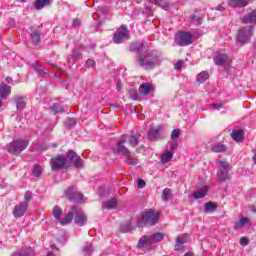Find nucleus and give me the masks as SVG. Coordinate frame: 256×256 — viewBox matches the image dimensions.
Returning a JSON list of instances; mask_svg holds the SVG:
<instances>
[{
	"label": "nucleus",
	"instance_id": "obj_60",
	"mask_svg": "<svg viewBox=\"0 0 256 256\" xmlns=\"http://www.w3.org/2000/svg\"><path fill=\"white\" fill-rule=\"evenodd\" d=\"M39 70H40V71H42V73H43L44 75H45V73H47V72H48V70H47V69H45V68H44V69L39 68Z\"/></svg>",
	"mask_w": 256,
	"mask_h": 256
},
{
	"label": "nucleus",
	"instance_id": "obj_59",
	"mask_svg": "<svg viewBox=\"0 0 256 256\" xmlns=\"http://www.w3.org/2000/svg\"><path fill=\"white\" fill-rule=\"evenodd\" d=\"M250 209H251L252 213H256V208H255V206H251Z\"/></svg>",
	"mask_w": 256,
	"mask_h": 256
},
{
	"label": "nucleus",
	"instance_id": "obj_25",
	"mask_svg": "<svg viewBox=\"0 0 256 256\" xmlns=\"http://www.w3.org/2000/svg\"><path fill=\"white\" fill-rule=\"evenodd\" d=\"M212 151L213 153H225V151H227V146H225V144L218 142L213 144Z\"/></svg>",
	"mask_w": 256,
	"mask_h": 256
},
{
	"label": "nucleus",
	"instance_id": "obj_7",
	"mask_svg": "<svg viewBox=\"0 0 256 256\" xmlns=\"http://www.w3.org/2000/svg\"><path fill=\"white\" fill-rule=\"evenodd\" d=\"M125 39H129V31L127 30V27L121 26L117 29V32L114 34L113 41L114 43L119 45V43H123Z\"/></svg>",
	"mask_w": 256,
	"mask_h": 256
},
{
	"label": "nucleus",
	"instance_id": "obj_32",
	"mask_svg": "<svg viewBox=\"0 0 256 256\" xmlns=\"http://www.w3.org/2000/svg\"><path fill=\"white\" fill-rule=\"evenodd\" d=\"M159 135H160L159 128H152L148 132V139H150V141H155V139H157Z\"/></svg>",
	"mask_w": 256,
	"mask_h": 256
},
{
	"label": "nucleus",
	"instance_id": "obj_5",
	"mask_svg": "<svg viewBox=\"0 0 256 256\" xmlns=\"http://www.w3.org/2000/svg\"><path fill=\"white\" fill-rule=\"evenodd\" d=\"M253 37V26H246L238 31L237 41L239 43H249V40Z\"/></svg>",
	"mask_w": 256,
	"mask_h": 256
},
{
	"label": "nucleus",
	"instance_id": "obj_17",
	"mask_svg": "<svg viewBox=\"0 0 256 256\" xmlns=\"http://www.w3.org/2000/svg\"><path fill=\"white\" fill-rule=\"evenodd\" d=\"M189 239V236L187 234H183L177 237L176 244H175V251H181L183 250V245L187 243V240Z\"/></svg>",
	"mask_w": 256,
	"mask_h": 256
},
{
	"label": "nucleus",
	"instance_id": "obj_46",
	"mask_svg": "<svg viewBox=\"0 0 256 256\" xmlns=\"http://www.w3.org/2000/svg\"><path fill=\"white\" fill-rule=\"evenodd\" d=\"M33 194L31 192H26L24 195V201L22 203H26L27 207H29V202L31 201Z\"/></svg>",
	"mask_w": 256,
	"mask_h": 256
},
{
	"label": "nucleus",
	"instance_id": "obj_28",
	"mask_svg": "<svg viewBox=\"0 0 256 256\" xmlns=\"http://www.w3.org/2000/svg\"><path fill=\"white\" fill-rule=\"evenodd\" d=\"M175 154L174 151H165L163 153V155L161 156V162L163 164L165 163H169V161H171V159H173V155Z\"/></svg>",
	"mask_w": 256,
	"mask_h": 256
},
{
	"label": "nucleus",
	"instance_id": "obj_52",
	"mask_svg": "<svg viewBox=\"0 0 256 256\" xmlns=\"http://www.w3.org/2000/svg\"><path fill=\"white\" fill-rule=\"evenodd\" d=\"M86 65H87V67H95V60H93V59H88L87 61H86Z\"/></svg>",
	"mask_w": 256,
	"mask_h": 256
},
{
	"label": "nucleus",
	"instance_id": "obj_47",
	"mask_svg": "<svg viewBox=\"0 0 256 256\" xmlns=\"http://www.w3.org/2000/svg\"><path fill=\"white\" fill-rule=\"evenodd\" d=\"M174 69L181 71V69H183V60H178L174 65Z\"/></svg>",
	"mask_w": 256,
	"mask_h": 256
},
{
	"label": "nucleus",
	"instance_id": "obj_35",
	"mask_svg": "<svg viewBox=\"0 0 256 256\" xmlns=\"http://www.w3.org/2000/svg\"><path fill=\"white\" fill-rule=\"evenodd\" d=\"M230 7H246L247 0H229Z\"/></svg>",
	"mask_w": 256,
	"mask_h": 256
},
{
	"label": "nucleus",
	"instance_id": "obj_39",
	"mask_svg": "<svg viewBox=\"0 0 256 256\" xmlns=\"http://www.w3.org/2000/svg\"><path fill=\"white\" fill-rule=\"evenodd\" d=\"M163 233H156L152 236H150V239L152 240V243H159L160 241H163Z\"/></svg>",
	"mask_w": 256,
	"mask_h": 256
},
{
	"label": "nucleus",
	"instance_id": "obj_12",
	"mask_svg": "<svg viewBox=\"0 0 256 256\" xmlns=\"http://www.w3.org/2000/svg\"><path fill=\"white\" fill-rule=\"evenodd\" d=\"M66 197H68L70 201H75V203H80V201L83 199V194L79 192H75L73 187H71L66 191Z\"/></svg>",
	"mask_w": 256,
	"mask_h": 256
},
{
	"label": "nucleus",
	"instance_id": "obj_24",
	"mask_svg": "<svg viewBox=\"0 0 256 256\" xmlns=\"http://www.w3.org/2000/svg\"><path fill=\"white\" fill-rule=\"evenodd\" d=\"M231 137L236 141V143H241V141L244 139L243 130H233Z\"/></svg>",
	"mask_w": 256,
	"mask_h": 256
},
{
	"label": "nucleus",
	"instance_id": "obj_63",
	"mask_svg": "<svg viewBox=\"0 0 256 256\" xmlns=\"http://www.w3.org/2000/svg\"><path fill=\"white\" fill-rule=\"evenodd\" d=\"M254 163H256V154L253 157Z\"/></svg>",
	"mask_w": 256,
	"mask_h": 256
},
{
	"label": "nucleus",
	"instance_id": "obj_49",
	"mask_svg": "<svg viewBox=\"0 0 256 256\" xmlns=\"http://www.w3.org/2000/svg\"><path fill=\"white\" fill-rule=\"evenodd\" d=\"M146 185H147V183L145 182V180H143V179L138 180V188L139 189H143Z\"/></svg>",
	"mask_w": 256,
	"mask_h": 256
},
{
	"label": "nucleus",
	"instance_id": "obj_51",
	"mask_svg": "<svg viewBox=\"0 0 256 256\" xmlns=\"http://www.w3.org/2000/svg\"><path fill=\"white\" fill-rule=\"evenodd\" d=\"M178 146L179 144L177 143V141L173 140V142L170 144V149H172L171 151L175 153V149H177Z\"/></svg>",
	"mask_w": 256,
	"mask_h": 256
},
{
	"label": "nucleus",
	"instance_id": "obj_2",
	"mask_svg": "<svg viewBox=\"0 0 256 256\" xmlns=\"http://www.w3.org/2000/svg\"><path fill=\"white\" fill-rule=\"evenodd\" d=\"M159 222V213H155V211L150 210L148 212H144L141 215L140 220L138 221V227H151L156 225Z\"/></svg>",
	"mask_w": 256,
	"mask_h": 256
},
{
	"label": "nucleus",
	"instance_id": "obj_15",
	"mask_svg": "<svg viewBox=\"0 0 256 256\" xmlns=\"http://www.w3.org/2000/svg\"><path fill=\"white\" fill-rule=\"evenodd\" d=\"M74 215V222L76 223V225H79V227L87 225V216L83 212L77 211L76 208V213H74Z\"/></svg>",
	"mask_w": 256,
	"mask_h": 256
},
{
	"label": "nucleus",
	"instance_id": "obj_1",
	"mask_svg": "<svg viewBox=\"0 0 256 256\" xmlns=\"http://www.w3.org/2000/svg\"><path fill=\"white\" fill-rule=\"evenodd\" d=\"M161 54L157 50L146 51L138 57V65L143 69H154L156 65H159Z\"/></svg>",
	"mask_w": 256,
	"mask_h": 256
},
{
	"label": "nucleus",
	"instance_id": "obj_61",
	"mask_svg": "<svg viewBox=\"0 0 256 256\" xmlns=\"http://www.w3.org/2000/svg\"><path fill=\"white\" fill-rule=\"evenodd\" d=\"M46 256H55V254H53V252H49Z\"/></svg>",
	"mask_w": 256,
	"mask_h": 256
},
{
	"label": "nucleus",
	"instance_id": "obj_38",
	"mask_svg": "<svg viewBox=\"0 0 256 256\" xmlns=\"http://www.w3.org/2000/svg\"><path fill=\"white\" fill-rule=\"evenodd\" d=\"M52 215H54L55 219H61V215H63V210L59 206H55L52 210Z\"/></svg>",
	"mask_w": 256,
	"mask_h": 256
},
{
	"label": "nucleus",
	"instance_id": "obj_55",
	"mask_svg": "<svg viewBox=\"0 0 256 256\" xmlns=\"http://www.w3.org/2000/svg\"><path fill=\"white\" fill-rule=\"evenodd\" d=\"M215 109H221L223 107V104H212Z\"/></svg>",
	"mask_w": 256,
	"mask_h": 256
},
{
	"label": "nucleus",
	"instance_id": "obj_62",
	"mask_svg": "<svg viewBox=\"0 0 256 256\" xmlns=\"http://www.w3.org/2000/svg\"><path fill=\"white\" fill-rule=\"evenodd\" d=\"M3 107V102L0 100V109Z\"/></svg>",
	"mask_w": 256,
	"mask_h": 256
},
{
	"label": "nucleus",
	"instance_id": "obj_26",
	"mask_svg": "<svg viewBox=\"0 0 256 256\" xmlns=\"http://www.w3.org/2000/svg\"><path fill=\"white\" fill-rule=\"evenodd\" d=\"M145 49V45L141 42H134L130 45V51H133L134 53H141Z\"/></svg>",
	"mask_w": 256,
	"mask_h": 256
},
{
	"label": "nucleus",
	"instance_id": "obj_37",
	"mask_svg": "<svg viewBox=\"0 0 256 256\" xmlns=\"http://www.w3.org/2000/svg\"><path fill=\"white\" fill-rule=\"evenodd\" d=\"M209 79V72L207 71H202L200 74L197 76V82L198 83H205Z\"/></svg>",
	"mask_w": 256,
	"mask_h": 256
},
{
	"label": "nucleus",
	"instance_id": "obj_45",
	"mask_svg": "<svg viewBox=\"0 0 256 256\" xmlns=\"http://www.w3.org/2000/svg\"><path fill=\"white\" fill-rule=\"evenodd\" d=\"M180 136H181V130L180 129H174L171 133L172 141H175V139H179Z\"/></svg>",
	"mask_w": 256,
	"mask_h": 256
},
{
	"label": "nucleus",
	"instance_id": "obj_50",
	"mask_svg": "<svg viewBox=\"0 0 256 256\" xmlns=\"http://www.w3.org/2000/svg\"><path fill=\"white\" fill-rule=\"evenodd\" d=\"M84 253H87L88 255H91V252L93 251V246H85L83 248Z\"/></svg>",
	"mask_w": 256,
	"mask_h": 256
},
{
	"label": "nucleus",
	"instance_id": "obj_13",
	"mask_svg": "<svg viewBox=\"0 0 256 256\" xmlns=\"http://www.w3.org/2000/svg\"><path fill=\"white\" fill-rule=\"evenodd\" d=\"M251 227V219L243 215L239 216V220L235 222L234 229H243V227Z\"/></svg>",
	"mask_w": 256,
	"mask_h": 256
},
{
	"label": "nucleus",
	"instance_id": "obj_3",
	"mask_svg": "<svg viewBox=\"0 0 256 256\" xmlns=\"http://www.w3.org/2000/svg\"><path fill=\"white\" fill-rule=\"evenodd\" d=\"M29 146V140L27 139H17L8 145V153L13 155H18L21 151H25V148Z\"/></svg>",
	"mask_w": 256,
	"mask_h": 256
},
{
	"label": "nucleus",
	"instance_id": "obj_57",
	"mask_svg": "<svg viewBox=\"0 0 256 256\" xmlns=\"http://www.w3.org/2000/svg\"><path fill=\"white\" fill-rule=\"evenodd\" d=\"M40 150H41V151H47V146H46V145L41 146V147H40Z\"/></svg>",
	"mask_w": 256,
	"mask_h": 256
},
{
	"label": "nucleus",
	"instance_id": "obj_41",
	"mask_svg": "<svg viewBox=\"0 0 256 256\" xmlns=\"http://www.w3.org/2000/svg\"><path fill=\"white\" fill-rule=\"evenodd\" d=\"M42 173H43V168L39 165H35L33 168V175L35 177H41Z\"/></svg>",
	"mask_w": 256,
	"mask_h": 256
},
{
	"label": "nucleus",
	"instance_id": "obj_56",
	"mask_svg": "<svg viewBox=\"0 0 256 256\" xmlns=\"http://www.w3.org/2000/svg\"><path fill=\"white\" fill-rule=\"evenodd\" d=\"M6 83H13V78L6 77Z\"/></svg>",
	"mask_w": 256,
	"mask_h": 256
},
{
	"label": "nucleus",
	"instance_id": "obj_36",
	"mask_svg": "<svg viewBox=\"0 0 256 256\" xmlns=\"http://www.w3.org/2000/svg\"><path fill=\"white\" fill-rule=\"evenodd\" d=\"M204 209L206 213H213V211H217V203L207 202L204 205Z\"/></svg>",
	"mask_w": 256,
	"mask_h": 256
},
{
	"label": "nucleus",
	"instance_id": "obj_19",
	"mask_svg": "<svg viewBox=\"0 0 256 256\" xmlns=\"http://www.w3.org/2000/svg\"><path fill=\"white\" fill-rule=\"evenodd\" d=\"M11 95V86L1 83L0 84V97L1 99H7Z\"/></svg>",
	"mask_w": 256,
	"mask_h": 256
},
{
	"label": "nucleus",
	"instance_id": "obj_43",
	"mask_svg": "<svg viewBox=\"0 0 256 256\" xmlns=\"http://www.w3.org/2000/svg\"><path fill=\"white\" fill-rule=\"evenodd\" d=\"M51 111H53V113H63V106L59 105V104H53L51 106Z\"/></svg>",
	"mask_w": 256,
	"mask_h": 256
},
{
	"label": "nucleus",
	"instance_id": "obj_58",
	"mask_svg": "<svg viewBox=\"0 0 256 256\" xmlns=\"http://www.w3.org/2000/svg\"><path fill=\"white\" fill-rule=\"evenodd\" d=\"M132 99H134V101H137V99H139V96L137 94H134V96H132Z\"/></svg>",
	"mask_w": 256,
	"mask_h": 256
},
{
	"label": "nucleus",
	"instance_id": "obj_42",
	"mask_svg": "<svg viewBox=\"0 0 256 256\" xmlns=\"http://www.w3.org/2000/svg\"><path fill=\"white\" fill-rule=\"evenodd\" d=\"M217 164L219 165V167H221L222 169H224L225 171H227V169H229V167H231V164H229L227 161L225 160H218Z\"/></svg>",
	"mask_w": 256,
	"mask_h": 256
},
{
	"label": "nucleus",
	"instance_id": "obj_14",
	"mask_svg": "<svg viewBox=\"0 0 256 256\" xmlns=\"http://www.w3.org/2000/svg\"><path fill=\"white\" fill-rule=\"evenodd\" d=\"M67 158L70 161H74V165L76 167H83V159H81L79 156H77V153L73 150H69L67 152Z\"/></svg>",
	"mask_w": 256,
	"mask_h": 256
},
{
	"label": "nucleus",
	"instance_id": "obj_4",
	"mask_svg": "<svg viewBox=\"0 0 256 256\" xmlns=\"http://www.w3.org/2000/svg\"><path fill=\"white\" fill-rule=\"evenodd\" d=\"M175 43L179 47H187L188 45H191L193 43V35L190 32H178L175 35Z\"/></svg>",
	"mask_w": 256,
	"mask_h": 256
},
{
	"label": "nucleus",
	"instance_id": "obj_9",
	"mask_svg": "<svg viewBox=\"0 0 256 256\" xmlns=\"http://www.w3.org/2000/svg\"><path fill=\"white\" fill-rule=\"evenodd\" d=\"M28 208L29 206H27V203L20 202V204H17L12 212L15 219L23 217V215L27 213Z\"/></svg>",
	"mask_w": 256,
	"mask_h": 256
},
{
	"label": "nucleus",
	"instance_id": "obj_33",
	"mask_svg": "<svg viewBox=\"0 0 256 256\" xmlns=\"http://www.w3.org/2000/svg\"><path fill=\"white\" fill-rule=\"evenodd\" d=\"M229 179H231V176H229V172L228 171L221 170L218 173V181L220 183H223L225 181H229Z\"/></svg>",
	"mask_w": 256,
	"mask_h": 256
},
{
	"label": "nucleus",
	"instance_id": "obj_16",
	"mask_svg": "<svg viewBox=\"0 0 256 256\" xmlns=\"http://www.w3.org/2000/svg\"><path fill=\"white\" fill-rule=\"evenodd\" d=\"M30 38L33 45H39L41 43V31L30 27Z\"/></svg>",
	"mask_w": 256,
	"mask_h": 256
},
{
	"label": "nucleus",
	"instance_id": "obj_6",
	"mask_svg": "<svg viewBox=\"0 0 256 256\" xmlns=\"http://www.w3.org/2000/svg\"><path fill=\"white\" fill-rule=\"evenodd\" d=\"M66 166H67V157H65V155H58L51 159L52 171H60V169H65Z\"/></svg>",
	"mask_w": 256,
	"mask_h": 256
},
{
	"label": "nucleus",
	"instance_id": "obj_29",
	"mask_svg": "<svg viewBox=\"0 0 256 256\" xmlns=\"http://www.w3.org/2000/svg\"><path fill=\"white\" fill-rule=\"evenodd\" d=\"M46 5H51V0H36L34 3V8L38 11L46 7Z\"/></svg>",
	"mask_w": 256,
	"mask_h": 256
},
{
	"label": "nucleus",
	"instance_id": "obj_34",
	"mask_svg": "<svg viewBox=\"0 0 256 256\" xmlns=\"http://www.w3.org/2000/svg\"><path fill=\"white\" fill-rule=\"evenodd\" d=\"M26 105H27V102H25V97L16 98V107L18 111H23Z\"/></svg>",
	"mask_w": 256,
	"mask_h": 256
},
{
	"label": "nucleus",
	"instance_id": "obj_40",
	"mask_svg": "<svg viewBox=\"0 0 256 256\" xmlns=\"http://www.w3.org/2000/svg\"><path fill=\"white\" fill-rule=\"evenodd\" d=\"M138 159L136 157L131 156V153L126 155V163L127 165H137Z\"/></svg>",
	"mask_w": 256,
	"mask_h": 256
},
{
	"label": "nucleus",
	"instance_id": "obj_31",
	"mask_svg": "<svg viewBox=\"0 0 256 256\" xmlns=\"http://www.w3.org/2000/svg\"><path fill=\"white\" fill-rule=\"evenodd\" d=\"M153 85L149 84V83H144L142 85H140L139 87V91L141 93V95H149V91H151Z\"/></svg>",
	"mask_w": 256,
	"mask_h": 256
},
{
	"label": "nucleus",
	"instance_id": "obj_22",
	"mask_svg": "<svg viewBox=\"0 0 256 256\" xmlns=\"http://www.w3.org/2000/svg\"><path fill=\"white\" fill-rule=\"evenodd\" d=\"M12 256H35V251L31 247H27L20 251L14 252Z\"/></svg>",
	"mask_w": 256,
	"mask_h": 256
},
{
	"label": "nucleus",
	"instance_id": "obj_54",
	"mask_svg": "<svg viewBox=\"0 0 256 256\" xmlns=\"http://www.w3.org/2000/svg\"><path fill=\"white\" fill-rule=\"evenodd\" d=\"M72 57H73L74 59H81V53H79V52H77V51H74V52L72 53Z\"/></svg>",
	"mask_w": 256,
	"mask_h": 256
},
{
	"label": "nucleus",
	"instance_id": "obj_8",
	"mask_svg": "<svg viewBox=\"0 0 256 256\" xmlns=\"http://www.w3.org/2000/svg\"><path fill=\"white\" fill-rule=\"evenodd\" d=\"M153 244L150 236H143L139 239L137 248L142 251H150V249H153Z\"/></svg>",
	"mask_w": 256,
	"mask_h": 256
},
{
	"label": "nucleus",
	"instance_id": "obj_48",
	"mask_svg": "<svg viewBox=\"0 0 256 256\" xmlns=\"http://www.w3.org/2000/svg\"><path fill=\"white\" fill-rule=\"evenodd\" d=\"M240 245L247 247V245H249V239H247V237L240 238Z\"/></svg>",
	"mask_w": 256,
	"mask_h": 256
},
{
	"label": "nucleus",
	"instance_id": "obj_18",
	"mask_svg": "<svg viewBox=\"0 0 256 256\" xmlns=\"http://www.w3.org/2000/svg\"><path fill=\"white\" fill-rule=\"evenodd\" d=\"M75 213H77V208L72 207V210L66 215V217L59 219L60 225H69V223L73 221V217H75Z\"/></svg>",
	"mask_w": 256,
	"mask_h": 256
},
{
	"label": "nucleus",
	"instance_id": "obj_21",
	"mask_svg": "<svg viewBox=\"0 0 256 256\" xmlns=\"http://www.w3.org/2000/svg\"><path fill=\"white\" fill-rule=\"evenodd\" d=\"M242 23H252L253 25H256V10H252L246 16H243Z\"/></svg>",
	"mask_w": 256,
	"mask_h": 256
},
{
	"label": "nucleus",
	"instance_id": "obj_23",
	"mask_svg": "<svg viewBox=\"0 0 256 256\" xmlns=\"http://www.w3.org/2000/svg\"><path fill=\"white\" fill-rule=\"evenodd\" d=\"M122 137H126L127 143H129L131 147H137L139 145V136H129L127 134H124L122 135Z\"/></svg>",
	"mask_w": 256,
	"mask_h": 256
},
{
	"label": "nucleus",
	"instance_id": "obj_27",
	"mask_svg": "<svg viewBox=\"0 0 256 256\" xmlns=\"http://www.w3.org/2000/svg\"><path fill=\"white\" fill-rule=\"evenodd\" d=\"M104 209H117V198H112L102 204Z\"/></svg>",
	"mask_w": 256,
	"mask_h": 256
},
{
	"label": "nucleus",
	"instance_id": "obj_11",
	"mask_svg": "<svg viewBox=\"0 0 256 256\" xmlns=\"http://www.w3.org/2000/svg\"><path fill=\"white\" fill-rule=\"evenodd\" d=\"M125 143H127V136H122L120 138V140L118 141L117 153H119L120 155H125V157H126V155H129V153H131V152L124 145Z\"/></svg>",
	"mask_w": 256,
	"mask_h": 256
},
{
	"label": "nucleus",
	"instance_id": "obj_10",
	"mask_svg": "<svg viewBox=\"0 0 256 256\" xmlns=\"http://www.w3.org/2000/svg\"><path fill=\"white\" fill-rule=\"evenodd\" d=\"M214 61L216 65H220L222 67H227V65H231V60L227 54L218 53L214 57Z\"/></svg>",
	"mask_w": 256,
	"mask_h": 256
},
{
	"label": "nucleus",
	"instance_id": "obj_30",
	"mask_svg": "<svg viewBox=\"0 0 256 256\" xmlns=\"http://www.w3.org/2000/svg\"><path fill=\"white\" fill-rule=\"evenodd\" d=\"M150 3H153L154 5H158V7H161L162 9H169V1L167 0H148Z\"/></svg>",
	"mask_w": 256,
	"mask_h": 256
},
{
	"label": "nucleus",
	"instance_id": "obj_64",
	"mask_svg": "<svg viewBox=\"0 0 256 256\" xmlns=\"http://www.w3.org/2000/svg\"><path fill=\"white\" fill-rule=\"evenodd\" d=\"M21 3H25V1H27V0H19Z\"/></svg>",
	"mask_w": 256,
	"mask_h": 256
},
{
	"label": "nucleus",
	"instance_id": "obj_53",
	"mask_svg": "<svg viewBox=\"0 0 256 256\" xmlns=\"http://www.w3.org/2000/svg\"><path fill=\"white\" fill-rule=\"evenodd\" d=\"M73 27H80L81 26V21L79 19H74L72 23Z\"/></svg>",
	"mask_w": 256,
	"mask_h": 256
},
{
	"label": "nucleus",
	"instance_id": "obj_44",
	"mask_svg": "<svg viewBox=\"0 0 256 256\" xmlns=\"http://www.w3.org/2000/svg\"><path fill=\"white\" fill-rule=\"evenodd\" d=\"M169 197H171V190L165 188L162 192V199H164V201H169Z\"/></svg>",
	"mask_w": 256,
	"mask_h": 256
},
{
	"label": "nucleus",
	"instance_id": "obj_20",
	"mask_svg": "<svg viewBox=\"0 0 256 256\" xmlns=\"http://www.w3.org/2000/svg\"><path fill=\"white\" fill-rule=\"evenodd\" d=\"M207 193H209V187L203 186L200 190L195 191L192 197H194V199H203L207 196Z\"/></svg>",
	"mask_w": 256,
	"mask_h": 256
}]
</instances>
